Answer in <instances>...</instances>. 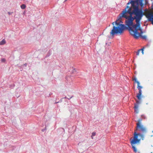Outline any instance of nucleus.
<instances>
[{"label": "nucleus", "instance_id": "obj_1", "mask_svg": "<svg viewBox=\"0 0 153 153\" xmlns=\"http://www.w3.org/2000/svg\"><path fill=\"white\" fill-rule=\"evenodd\" d=\"M146 0H131L127 4L126 7L118 17V19L112 23L115 26H114L110 32V35L113 36L115 34L123 33L126 28L125 26L121 23V18H125L126 25L129 28L131 34L135 38H137L140 36L138 32V30L142 31L140 27V21L144 15L142 11L143 6L146 4Z\"/></svg>", "mask_w": 153, "mask_h": 153}, {"label": "nucleus", "instance_id": "obj_2", "mask_svg": "<svg viewBox=\"0 0 153 153\" xmlns=\"http://www.w3.org/2000/svg\"><path fill=\"white\" fill-rule=\"evenodd\" d=\"M142 119H139L137 123H136L137 126L136 127V130L134 131V136L133 139L131 138L130 139V143L134 152L136 153L137 150L134 145L139 143L141 139L143 140L144 138V135L140 134H137L136 130L142 132L143 133H146L147 131L146 127L142 124L141 121Z\"/></svg>", "mask_w": 153, "mask_h": 153}, {"label": "nucleus", "instance_id": "obj_3", "mask_svg": "<svg viewBox=\"0 0 153 153\" xmlns=\"http://www.w3.org/2000/svg\"><path fill=\"white\" fill-rule=\"evenodd\" d=\"M133 80L135 82L137 83V88L139 90V91L136 97L139 100H140L141 99V98L142 97V90L141 89L143 87L142 86L140 85V83L137 80V78L136 77L133 79Z\"/></svg>", "mask_w": 153, "mask_h": 153}, {"label": "nucleus", "instance_id": "obj_4", "mask_svg": "<svg viewBox=\"0 0 153 153\" xmlns=\"http://www.w3.org/2000/svg\"><path fill=\"white\" fill-rule=\"evenodd\" d=\"M144 15L148 18V20L149 21L153 20V12H151L150 13H145L144 12Z\"/></svg>", "mask_w": 153, "mask_h": 153}, {"label": "nucleus", "instance_id": "obj_5", "mask_svg": "<svg viewBox=\"0 0 153 153\" xmlns=\"http://www.w3.org/2000/svg\"><path fill=\"white\" fill-rule=\"evenodd\" d=\"M140 103V102L137 100L136 103L134 104V109L136 113H138L139 112L138 108Z\"/></svg>", "mask_w": 153, "mask_h": 153}, {"label": "nucleus", "instance_id": "obj_6", "mask_svg": "<svg viewBox=\"0 0 153 153\" xmlns=\"http://www.w3.org/2000/svg\"><path fill=\"white\" fill-rule=\"evenodd\" d=\"M144 48L143 47L141 49H140L139 50H138V51L136 52L137 55H139V53L140 51H141L142 54H143V53H144L143 50H144Z\"/></svg>", "mask_w": 153, "mask_h": 153}, {"label": "nucleus", "instance_id": "obj_7", "mask_svg": "<svg viewBox=\"0 0 153 153\" xmlns=\"http://www.w3.org/2000/svg\"><path fill=\"white\" fill-rule=\"evenodd\" d=\"M5 41L4 39H3L0 42V45H4L5 43Z\"/></svg>", "mask_w": 153, "mask_h": 153}, {"label": "nucleus", "instance_id": "obj_8", "mask_svg": "<svg viewBox=\"0 0 153 153\" xmlns=\"http://www.w3.org/2000/svg\"><path fill=\"white\" fill-rule=\"evenodd\" d=\"M26 7V5L24 4H23L21 6V7L22 9H25Z\"/></svg>", "mask_w": 153, "mask_h": 153}, {"label": "nucleus", "instance_id": "obj_9", "mask_svg": "<svg viewBox=\"0 0 153 153\" xmlns=\"http://www.w3.org/2000/svg\"><path fill=\"white\" fill-rule=\"evenodd\" d=\"M95 135H96V133L95 132H93L92 133L91 137H92V139L93 138V136H95Z\"/></svg>", "mask_w": 153, "mask_h": 153}, {"label": "nucleus", "instance_id": "obj_10", "mask_svg": "<svg viewBox=\"0 0 153 153\" xmlns=\"http://www.w3.org/2000/svg\"><path fill=\"white\" fill-rule=\"evenodd\" d=\"M142 38L144 39H146V36H142Z\"/></svg>", "mask_w": 153, "mask_h": 153}, {"label": "nucleus", "instance_id": "obj_11", "mask_svg": "<svg viewBox=\"0 0 153 153\" xmlns=\"http://www.w3.org/2000/svg\"><path fill=\"white\" fill-rule=\"evenodd\" d=\"M1 61L2 62H4L5 61V59H1Z\"/></svg>", "mask_w": 153, "mask_h": 153}, {"label": "nucleus", "instance_id": "obj_12", "mask_svg": "<svg viewBox=\"0 0 153 153\" xmlns=\"http://www.w3.org/2000/svg\"><path fill=\"white\" fill-rule=\"evenodd\" d=\"M150 21L151 22L152 24L153 25V20H150Z\"/></svg>", "mask_w": 153, "mask_h": 153}, {"label": "nucleus", "instance_id": "obj_13", "mask_svg": "<svg viewBox=\"0 0 153 153\" xmlns=\"http://www.w3.org/2000/svg\"><path fill=\"white\" fill-rule=\"evenodd\" d=\"M147 10H148L147 9H146L145 10V11H147Z\"/></svg>", "mask_w": 153, "mask_h": 153}, {"label": "nucleus", "instance_id": "obj_14", "mask_svg": "<svg viewBox=\"0 0 153 153\" xmlns=\"http://www.w3.org/2000/svg\"><path fill=\"white\" fill-rule=\"evenodd\" d=\"M67 0H65V1H66Z\"/></svg>", "mask_w": 153, "mask_h": 153}, {"label": "nucleus", "instance_id": "obj_15", "mask_svg": "<svg viewBox=\"0 0 153 153\" xmlns=\"http://www.w3.org/2000/svg\"><path fill=\"white\" fill-rule=\"evenodd\" d=\"M152 132H153V131H152Z\"/></svg>", "mask_w": 153, "mask_h": 153}, {"label": "nucleus", "instance_id": "obj_16", "mask_svg": "<svg viewBox=\"0 0 153 153\" xmlns=\"http://www.w3.org/2000/svg\"><path fill=\"white\" fill-rule=\"evenodd\" d=\"M151 153H152V152H151Z\"/></svg>", "mask_w": 153, "mask_h": 153}]
</instances>
